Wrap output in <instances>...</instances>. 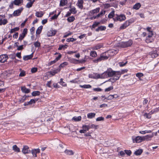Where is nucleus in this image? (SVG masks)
I'll return each mask as SVG.
<instances>
[{
    "label": "nucleus",
    "instance_id": "nucleus-1",
    "mask_svg": "<svg viewBox=\"0 0 159 159\" xmlns=\"http://www.w3.org/2000/svg\"><path fill=\"white\" fill-rule=\"evenodd\" d=\"M117 71L113 70L111 68H109L103 73L104 78L112 77L117 74Z\"/></svg>",
    "mask_w": 159,
    "mask_h": 159
},
{
    "label": "nucleus",
    "instance_id": "nucleus-2",
    "mask_svg": "<svg viewBox=\"0 0 159 159\" xmlns=\"http://www.w3.org/2000/svg\"><path fill=\"white\" fill-rule=\"evenodd\" d=\"M126 19L125 16L124 14H116L115 15V16L113 18V20L114 21H122L125 20Z\"/></svg>",
    "mask_w": 159,
    "mask_h": 159
},
{
    "label": "nucleus",
    "instance_id": "nucleus-3",
    "mask_svg": "<svg viewBox=\"0 0 159 159\" xmlns=\"http://www.w3.org/2000/svg\"><path fill=\"white\" fill-rule=\"evenodd\" d=\"M108 58V57L106 55V53H103L101 54L100 57L96 59L93 60V61L95 63H97L99 62H100L102 60L107 59Z\"/></svg>",
    "mask_w": 159,
    "mask_h": 159
},
{
    "label": "nucleus",
    "instance_id": "nucleus-4",
    "mask_svg": "<svg viewBox=\"0 0 159 159\" xmlns=\"http://www.w3.org/2000/svg\"><path fill=\"white\" fill-rule=\"evenodd\" d=\"M133 44L132 40H129L127 42H122L119 43V46L122 48H125L130 46Z\"/></svg>",
    "mask_w": 159,
    "mask_h": 159
},
{
    "label": "nucleus",
    "instance_id": "nucleus-5",
    "mask_svg": "<svg viewBox=\"0 0 159 159\" xmlns=\"http://www.w3.org/2000/svg\"><path fill=\"white\" fill-rule=\"evenodd\" d=\"M134 22V20L133 19L127 20L120 27V29L122 30L125 29Z\"/></svg>",
    "mask_w": 159,
    "mask_h": 159
},
{
    "label": "nucleus",
    "instance_id": "nucleus-6",
    "mask_svg": "<svg viewBox=\"0 0 159 159\" xmlns=\"http://www.w3.org/2000/svg\"><path fill=\"white\" fill-rule=\"evenodd\" d=\"M23 9V7H21L19 9L15 11L13 14V15L14 16H19Z\"/></svg>",
    "mask_w": 159,
    "mask_h": 159
},
{
    "label": "nucleus",
    "instance_id": "nucleus-7",
    "mask_svg": "<svg viewBox=\"0 0 159 159\" xmlns=\"http://www.w3.org/2000/svg\"><path fill=\"white\" fill-rule=\"evenodd\" d=\"M8 58V56L6 54H3L0 55V62L4 63L7 61Z\"/></svg>",
    "mask_w": 159,
    "mask_h": 159
},
{
    "label": "nucleus",
    "instance_id": "nucleus-8",
    "mask_svg": "<svg viewBox=\"0 0 159 159\" xmlns=\"http://www.w3.org/2000/svg\"><path fill=\"white\" fill-rule=\"evenodd\" d=\"M119 78V76L117 75L116 74V75L114 76L113 77L110 78L107 81L111 82L112 83H114L116 80H118Z\"/></svg>",
    "mask_w": 159,
    "mask_h": 159
},
{
    "label": "nucleus",
    "instance_id": "nucleus-9",
    "mask_svg": "<svg viewBox=\"0 0 159 159\" xmlns=\"http://www.w3.org/2000/svg\"><path fill=\"white\" fill-rule=\"evenodd\" d=\"M93 78L95 79H98L99 78L104 79L105 78L104 77L103 73L101 74H100L96 73H93Z\"/></svg>",
    "mask_w": 159,
    "mask_h": 159
},
{
    "label": "nucleus",
    "instance_id": "nucleus-10",
    "mask_svg": "<svg viewBox=\"0 0 159 159\" xmlns=\"http://www.w3.org/2000/svg\"><path fill=\"white\" fill-rule=\"evenodd\" d=\"M22 151L24 154H28L30 152L28 146L26 145L24 146Z\"/></svg>",
    "mask_w": 159,
    "mask_h": 159
},
{
    "label": "nucleus",
    "instance_id": "nucleus-11",
    "mask_svg": "<svg viewBox=\"0 0 159 159\" xmlns=\"http://www.w3.org/2000/svg\"><path fill=\"white\" fill-rule=\"evenodd\" d=\"M143 136L141 137L140 136H137L135 139H133V142L134 143L135 141L136 143H139L142 142V141H143Z\"/></svg>",
    "mask_w": 159,
    "mask_h": 159
},
{
    "label": "nucleus",
    "instance_id": "nucleus-12",
    "mask_svg": "<svg viewBox=\"0 0 159 159\" xmlns=\"http://www.w3.org/2000/svg\"><path fill=\"white\" fill-rule=\"evenodd\" d=\"M70 61L72 63L74 64H78L79 63H82L85 62V60H82L79 61V60H76L74 58H72L70 59Z\"/></svg>",
    "mask_w": 159,
    "mask_h": 159
},
{
    "label": "nucleus",
    "instance_id": "nucleus-13",
    "mask_svg": "<svg viewBox=\"0 0 159 159\" xmlns=\"http://www.w3.org/2000/svg\"><path fill=\"white\" fill-rule=\"evenodd\" d=\"M153 35V34H150L148 35L145 40V41L147 43H149L153 41V39L152 38Z\"/></svg>",
    "mask_w": 159,
    "mask_h": 159
},
{
    "label": "nucleus",
    "instance_id": "nucleus-14",
    "mask_svg": "<svg viewBox=\"0 0 159 159\" xmlns=\"http://www.w3.org/2000/svg\"><path fill=\"white\" fill-rule=\"evenodd\" d=\"M154 136V134L152 133L151 135H147L146 136H143V141L146 140L147 141H148L151 140V139Z\"/></svg>",
    "mask_w": 159,
    "mask_h": 159
},
{
    "label": "nucleus",
    "instance_id": "nucleus-15",
    "mask_svg": "<svg viewBox=\"0 0 159 159\" xmlns=\"http://www.w3.org/2000/svg\"><path fill=\"white\" fill-rule=\"evenodd\" d=\"M38 101V99H31L30 101L28 102H25L24 103V105L26 106L28 105H31L33 103H35Z\"/></svg>",
    "mask_w": 159,
    "mask_h": 159
},
{
    "label": "nucleus",
    "instance_id": "nucleus-16",
    "mask_svg": "<svg viewBox=\"0 0 159 159\" xmlns=\"http://www.w3.org/2000/svg\"><path fill=\"white\" fill-rule=\"evenodd\" d=\"M40 152V150L39 148L34 149L32 150L31 152L33 156L34 157H36L37 154L39 153Z\"/></svg>",
    "mask_w": 159,
    "mask_h": 159
},
{
    "label": "nucleus",
    "instance_id": "nucleus-17",
    "mask_svg": "<svg viewBox=\"0 0 159 159\" xmlns=\"http://www.w3.org/2000/svg\"><path fill=\"white\" fill-rule=\"evenodd\" d=\"M56 32V30L52 29L48 31L47 35L48 37L52 36L55 35Z\"/></svg>",
    "mask_w": 159,
    "mask_h": 159
},
{
    "label": "nucleus",
    "instance_id": "nucleus-18",
    "mask_svg": "<svg viewBox=\"0 0 159 159\" xmlns=\"http://www.w3.org/2000/svg\"><path fill=\"white\" fill-rule=\"evenodd\" d=\"M100 8L99 7L96 8L89 11V14L91 16L93 15L94 14L100 11Z\"/></svg>",
    "mask_w": 159,
    "mask_h": 159
},
{
    "label": "nucleus",
    "instance_id": "nucleus-19",
    "mask_svg": "<svg viewBox=\"0 0 159 159\" xmlns=\"http://www.w3.org/2000/svg\"><path fill=\"white\" fill-rule=\"evenodd\" d=\"M13 2L15 5L19 6L23 3V0H14Z\"/></svg>",
    "mask_w": 159,
    "mask_h": 159
},
{
    "label": "nucleus",
    "instance_id": "nucleus-20",
    "mask_svg": "<svg viewBox=\"0 0 159 159\" xmlns=\"http://www.w3.org/2000/svg\"><path fill=\"white\" fill-rule=\"evenodd\" d=\"M128 70L127 69L122 70L121 71H117V75L119 76L120 78V75L122 74H123L125 73H127Z\"/></svg>",
    "mask_w": 159,
    "mask_h": 159
},
{
    "label": "nucleus",
    "instance_id": "nucleus-21",
    "mask_svg": "<svg viewBox=\"0 0 159 159\" xmlns=\"http://www.w3.org/2000/svg\"><path fill=\"white\" fill-rule=\"evenodd\" d=\"M33 53L28 55L25 56L23 57V59L24 60H27L32 59L33 57Z\"/></svg>",
    "mask_w": 159,
    "mask_h": 159
},
{
    "label": "nucleus",
    "instance_id": "nucleus-22",
    "mask_svg": "<svg viewBox=\"0 0 159 159\" xmlns=\"http://www.w3.org/2000/svg\"><path fill=\"white\" fill-rule=\"evenodd\" d=\"M83 0H78L77 2V6L80 8L82 9L83 8Z\"/></svg>",
    "mask_w": 159,
    "mask_h": 159
},
{
    "label": "nucleus",
    "instance_id": "nucleus-23",
    "mask_svg": "<svg viewBox=\"0 0 159 159\" xmlns=\"http://www.w3.org/2000/svg\"><path fill=\"white\" fill-rule=\"evenodd\" d=\"M21 90L22 91L26 93H28L30 92V89L26 88L24 86L21 88Z\"/></svg>",
    "mask_w": 159,
    "mask_h": 159
},
{
    "label": "nucleus",
    "instance_id": "nucleus-24",
    "mask_svg": "<svg viewBox=\"0 0 159 159\" xmlns=\"http://www.w3.org/2000/svg\"><path fill=\"white\" fill-rule=\"evenodd\" d=\"M60 69H57L56 70H53L52 71H51L48 72L50 73V74L52 75H54L58 73L60 71Z\"/></svg>",
    "mask_w": 159,
    "mask_h": 159
},
{
    "label": "nucleus",
    "instance_id": "nucleus-25",
    "mask_svg": "<svg viewBox=\"0 0 159 159\" xmlns=\"http://www.w3.org/2000/svg\"><path fill=\"white\" fill-rule=\"evenodd\" d=\"M12 149L15 152H20V148L16 145H14L12 146Z\"/></svg>",
    "mask_w": 159,
    "mask_h": 159
},
{
    "label": "nucleus",
    "instance_id": "nucleus-26",
    "mask_svg": "<svg viewBox=\"0 0 159 159\" xmlns=\"http://www.w3.org/2000/svg\"><path fill=\"white\" fill-rule=\"evenodd\" d=\"M106 29V27L104 26H101L96 29V31L98 32L99 31L105 30Z\"/></svg>",
    "mask_w": 159,
    "mask_h": 159
},
{
    "label": "nucleus",
    "instance_id": "nucleus-27",
    "mask_svg": "<svg viewBox=\"0 0 159 159\" xmlns=\"http://www.w3.org/2000/svg\"><path fill=\"white\" fill-rule=\"evenodd\" d=\"M115 16V11L112 10L110 13L108 15V18L110 19L113 18Z\"/></svg>",
    "mask_w": 159,
    "mask_h": 159
},
{
    "label": "nucleus",
    "instance_id": "nucleus-28",
    "mask_svg": "<svg viewBox=\"0 0 159 159\" xmlns=\"http://www.w3.org/2000/svg\"><path fill=\"white\" fill-rule=\"evenodd\" d=\"M150 55L152 58H154L157 57L158 56V54L156 51H153L151 52Z\"/></svg>",
    "mask_w": 159,
    "mask_h": 159
},
{
    "label": "nucleus",
    "instance_id": "nucleus-29",
    "mask_svg": "<svg viewBox=\"0 0 159 159\" xmlns=\"http://www.w3.org/2000/svg\"><path fill=\"white\" fill-rule=\"evenodd\" d=\"M143 152L142 149H138L136 150L134 152V154L136 156L140 155Z\"/></svg>",
    "mask_w": 159,
    "mask_h": 159
},
{
    "label": "nucleus",
    "instance_id": "nucleus-30",
    "mask_svg": "<svg viewBox=\"0 0 159 159\" xmlns=\"http://www.w3.org/2000/svg\"><path fill=\"white\" fill-rule=\"evenodd\" d=\"M67 0H61L60 5L61 6H64L67 3Z\"/></svg>",
    "mask_w": 159,
    "mask_h": 159
},
{
    "label": "nucleus",
    "instance_id": "nucleus-31",
    "mask_svg": "<svg viewBox=\"0 0 159 159\" xmlns=\"http://www.w3.org/2000/svg\"><path fill=\"white\" fill-rule=\"evenodd\" d=\"M43 15V13L42 11H36L35 13V16L38 17H41Z\"/></svg>",
    "mask_w": 159,
    "mask_h": 159
},
{
    "label": "nucleus",
    "instance_id": "nucleus-32",
    "mask_svg": "<svg viewBox=\"0 0 159 159\" xmlns=\"http://www.w3.org/2000/svg\"><path fill=\"white\" fill-rule=\"evenodd\" d=\"M96 114L94 113H90L88 114L87 117L88 118L91 119L95 117Z\"/></svg>",
    "mask_w": 159,
    "mask_h": 159
},
{
    "label": "nucleus",
    "instance_id": "nucleus-33",
    "mask_svg": "<svg viewBox=\"0 0 159 159\" xmlns=\"http://www.w3.org/2000/svg\"><path fill=\"white\" fill-rule=\"evenodd\" d=\"M141 6L140 3H137L135 4L133 6V8L136 10L139 9Z\"/></svg>",
    "mask_w": 159,
    "mask_h": 159
},
{
    "label": "nucleus",
    "instance_id": "nucleus-34",
    "mask_svg": "<svg viewBox=\"0 0 159 159\" xmlns=\"http://www.w3.org/2000/svg\"><path fill=\"white\" fill-rule=\"evenodd\" d=\"M43 27L42 26H40L38 28L36 31V34H39L41 33L43 29Z\"/></svg>",
    "mask_w": 159,
    "mask_h": 159
},
{
    "label": "nucleus",
    "instance_id": "nucleus-35",
    "mask_svg": "<svg viewBox=\"0 0 159 159\" xmlns=\"http://www.w3.org/2000/svg\"><path fill=\"white\" fill-rule=\"evenodd\" d=\"M81 117L80 116H78V117L74 116V117H73L72 118V120H73L75 121H79L81 120Z\"/></svg>",
    "mask_w": 159,
    "mask_h": 159
},
{
    "label": "nucleus",
    "instance_id": "nucleus-36",
    "mask_svg": "<svg viewBox=\"0 0 159 159\" xmlns=\"http://www.w3.org/2000/svg\"><path fill=\"white\" fill-rule=\"evenodd\" d=\"M40 93L39 91H34L32 93V95L33 96H36L39 95L40 94Z\"/></svg>",
    "mask_w": 159,
    "mask_h": 159
},
{
    "label": "nucleus",
    "instance_id": "nucleus-37",
    "mask_svg": "<svg viewBox=\"0 0 159 159\" xmlns=\"http://www.w3.org/2000/svg\"><path fill=\"white\" fill-rule=\"evenodd\" d=\"M68 45H60L59 46V47L58 48L59 50H61L62 49H65L66 48L68 47Z\"/></svg>",
    "mask_w": 159,
    "mask_h": 159
},
{
    "label": "nucleus",
    "instance_id": "nucleus-38",
    "mask_svg": "<svg viewBox=\"0 0 159 159\" xmlns=\"http://www.w3.org/2000/svg\"><path fill=\"white\" fill-rule=\"evenodd\" d=\"M90 56L93 57H96L97 55L96 52L95 51H92L90 53Z\"/></svg>",
    "mask_w": 159,
    "mask_h": 159
},
{
    "label": "nucleus",
    "instance_id": "nucleus-39",
    "mask_svg": "<svg viewBox=\"0 0 159 159\" xmlns=\"http://www.w3.org/2000/svg\"><path fill=\"white\" fill-rule=\"evenodd\" d=\"M7 23V21L6 19H4L3 20L2 19H0V25H5Z\"/></svg>",
    "mask_w": 159,
    "mask_h": 159
},
{
    "label": "nucleus",
    "instance_id": "nucleus-40",
    "mask_svg": "<svg viewBox=\"0 0 159 159\" xmlns=\"http://www.w3.org/2000/svg\"><path fill=\"white\" fill-rule=\"evenodd\" d=\"M75 18L74 16H70L67 19V20L69 22H73L75 20Z\"/></svg>",
    "mask_w": 159,
    "mask_h": 159
},
{
    "label": "nucleus",
    "instance_id": "nucleus-41",
    "mask_svg": "<svg viewBox=\"0 0 159 159\" xmlns=\"http://www.w3.org/2000/svg\"><path fill=\"white\" fill-rule=\"evenodd\" d=\"M19 30V28L18 27H16L12 29L10 31V33H12L15 32L16 31H17Z\"/></svg>",
    "mask_w": 159,
    "mask_h": 159
},
{
    "label": "nucleus",
    "instance_id": "nucleus-42",
    "mask_svg": "<svg viewBox=\"0 0 159 159\" xmlns=\"http://www.w3.org/2000/svg\"><path fill=\"white\" fill-rule=\"evenodd\" d=\"M82 128L85 130L86 132L87 131L89 130L90 129V126L86 125H83L82 126Z\"/></svg>",
    "mask_w": 159,
    "mask_h": 159
},
{
    "label": "nucleus",
    "instance_id": "nucleus-43",
    "mask_svg": "<svg viewBox=\"0 0 159 159\" xmlns=\"http://www.w3.org/2000/svg\"><path fill=\"white\" fill-rule=\"evenodd\" d=\"M136 76L139 78L140 80H141L140 78L143 76V74L142 73H138L136 74Z\"/></svg>",
    "mask_w": 159,
    "mask_h": 159
},
{
    "label": "nucleus",
    "instance_id": "nucleus-44",
    "mask_svg": "<svg viewBox=\"0 0 159 159\" xmlns=\"http://www.w3.org/2000/svg\"><path fill=\"white\" fill-rule=\"evenodd\" d=\"M34 45L35 48L39 47L41 46V44L38 41L35 42L34 43Z\"/></svg>",
    "mask_w": 159,
    "mask_h": 159
},
{
    "label": "nucleus",
    "instance_id": "nucleus-45",
    "mask_svg": "<svg viewBox=\"0 0 159 159\" xmlns=\"http://www.w3.org/2000/svg\"><path fill=\"white\" fill-rule=\"evenodd\" d=\"M82 88L85 89L90 88H91V86L89 84H84L83 85H80Z\"/></svg>",
    "mask_w": 159,
    "mask_h": 159
},
{
    "label": "nucleus",
    "instance_id": "nucleus-46",
    "mask_svg": "<svg viewBox=\"0 0 159 159\" xmlns=\"http://www.w3.org/2000/svg\"><path fill=\"white\" fill-rule=\"evenodd\" d=\"M65 152L67 154L69 155H71L73 154V152L71 150H66L65 151Z\"/></svg>",
    "mask_w": 159,
    "mask_h": 159
},
{
    "label": "nucleus",
    "instance_id": "nucleus-47",
    "mask_svg": "<svg viewBox=\"0 0 159 159\" xmlns=\"http://www.w3.org/2000/svg\"><path fill=\"white\" fill-rule=\"evenodd\" d=\"M68 63L67 62H64L62 63L59 66V69H61V67H63L65 65H67Z\"/></svg>",
    "mask_w": 159,
    "mask_h": 159
},
{
    "label": "nucleus",
    "instance_id": "nucleus-48",
    "mask_svg": "<svg viewBox=\"0 0 159 159\" xmlns=\"http://www.w3.org/2000/svg\"><path fill=\"white\" fill-rule=\"evenodd\" d=\"M100 24V22H95L92 25V27L93 28H95Z\"/></svg>",
    "mask_w": 159,
    "mask_h": 159
},
{
    "label": "nucleus",
    "instance_id": "nucleus-49",
    "mask_svg": "<svg viewBox=\"0 0 159 159\" xmlns=\"http://www.w3.org/2000/svg\"><path fill=\"white\" fill-rule=\"evenodd\" d=\"M25 36V35L22 34H20L19 35V37L18 39V40L21 41Z\"/></svg>",
    "mask_w": 159,
    "mask_h": 159
},
{
    "label": "nucleus",
    "instance_id": "nucleus-50",
    "mask_svg": "<svg viewBox=\"0 0 159 159\" xmlns=\"http://www.w3.org/2000/svg\"><path fill=\"white\" fill-rule=\"evenodd\" d=\"M76 40V39H75L74 38H68L66 39V41L69 42H73Z\"/></svg>",
    "mask_w": 159,
    "mask_h": 159
},
{
    "label": "nucleus",
    "instance_id": "nucleus-51",
    "mask_svg": "<svg viewBox=\"0 0 159 159\" xmlns=\"http://www.w3.org/2000/svg\"><path fill=\"white\" fill-rule=\"evenodd\" d=\"M32 5L33 4L32 3L30 2L27 4L26 5V7L27 8H29L31 7Z\"/></svg>",
    "mask_w": 159,
    "mask_h": 159
},
{
    "label": "nucleus",
    "instance_id": "nucleus-52",
    "mask_svg": "<svg viewBox=\"0 0 159 159\" xmlns=\"http://www.w3.org/2000/svg\"><path fill=\"white\" fill-rule=\"evenodd\" d=\"M59 83L60 84L62 85L63 86H65L66 85V84L63 81V79L62 78H61L60 79V81Z\"/></svg>",
    "mask_w": 159,
    "mask_h": 159
},
{
    "label": "nucleus",
    "instance_id": "nucleus-53",
    "mask_svg": "<svg viewBox=\"0 0 159 159\" xmlns=\"http://www.w3.org/2000/svg\"><path fill=\"white\" fill-rule=\"evenodd\" d=\"M25 71L23 70L20 73L19 76L20 77H23L25 75Z\"/></svg>",
    "mask_w": 159,
    "mask_h": 159
},
{
    "label": "nucleus",
    "instance_id": "nucleus-54",
    "mask_svg": "<svg viewBox=\"0 0 159 159\" xmlns=\"http://www.w3.org/2000/svg\"><path fill=\"white\" fill-rule=\"evenodd\" d=\"M125 153L128 156H130L131 154V152L130 150H125Z\"/></svg>",
    "mask_w": 159,
    "mask_h": 159
},
{
    "label": "nucleus",
    "instance_id": "nucleus-55",
    "mask_svg": "<svg viewBox=\"0 0 159 159\" xmlns=\"http://www.w3.org/2000/svg\"><path fill=\"white\" fill-rule=\"evenodd\" d=\"M104 120V118L102 117H99L96 119V121H103Z\"/></svg>",
    "mask_w": 159,
    "mask_h": 159
},
{
    "label": "nucleus",
    "instance_id": "nucleus-56",
    "mask_svg": "<svg viewBox=\"0 0 159 159\" xmlns=\"http://www.w3.org/2000/svg\"><path fill=\"white\" fill-rule=\"evenodd\" d=\"M113 87L112 86H110L108 88H107L105 89V92H108L111 91L113 89Z\"/></svg>",
    "mask_w": 159,
    "mask_h": 159
},
{
    "label": "nucleus",
    "instance_id": "nucleus-57",
    "mask_svg": "<svg viewBox=\"0 0 159 159\" xmlns=\"http://www.w3.org/2000/svg\"><path fill=\"white\" fill-rule=\"evenodd\" d=\"M93 90L95 92H100L102 91V89L100 88H95L93 89Z\"/></svg>",
    "mask_w": 159,
    "mask_h": 159
},
{
    "label": "nucleus",
    "instance_id": "nucleus-58",
    "mask_svg": "<svg viewBox=\"0 0 159 159\" xmlns=\"http://www.w3.org/2000/svg\"><path fill=\"white\" fill-rule=\"evenodd\" d=\"M27 29L26 28H25L22 32L21 34H23V35H25V36H26V35L27 34Z\"/></svg>",
    "mask_w": 159,
    "mask_h": 159
},
{
    "label": "nucleus",
    "instance_id": "nucleus-59",
    "mask_svg": "<svg viewBox=\"0 0 159 159\" xmlns=\"http://www.w3.org/2000/svg\"><path fill=\"white\" fill-rule=\"evenodd\" d=\"M37 68L36 67H33L31 69V72L32 73H34L37 71Z\"/></svg>",
    "mask_w": 159,
    "mask_h": 159
},
{
    "label": "nucleus",
    "instance_id": "nucleus-60",
    "mask_svg": "<svg viewBox=\"0 0 159 159\" xmlns=\"http://www.w3.org/2000/svg\"><path fill=\"white\" fill-rule=\"evenodd\" d=\"M35 28L34 27H32L30 30V34L33 35L34 33Z\"/></svg>",
    "mask_w": 159,
    "mask_h": 159
},
{
    "label": "nucleus",
    "instance_id": "nucleus-61",
    "mask_svg": "<svg viewBox=\"0 0 159 159\" xmlns=\"http://www.w3.org/2000/svg\"><path fill=\"white\" fill-rule=\"evenodd\" d=\"M127 62V61H126L125 63H124L123 62H120L119 63V64L120 66L122 67L125 65Z\"/></svg>",
    "mask_w": 159,
    "mask_h": 159
},
{
    "label": "nucleus",
    "instance_id": "nucleus-62",
    "mask_svg": "<svg viewBox=\"0 0 159 159\" xmlns=\"http://www.w3.org/2000/svg\"><path fill=\"white\" fill-rule=\"evenodd\" d=\"M118 50H117V49L113 50L112 51H111L110 52V53H114V54H113L112 55H114V54H116L118 52Z\"/></svg>",
    "mask_w": 159,
    "mask_h": 159
},
{
    "label": "nucleus",
    "instance_id": "nucleus-63",
    "mask_svg": "<svg viewBox=\"0 0 159 159\" xmlns=\"http://www.w3.org/2000/svg\"><path fill=\"white\" fill-rule=\"evenodd\" d=\"M144 116L148 119H149L151 117L150 115H149V114L147 113H146L144 114Z\"/></svg>",
    "mask_w": 159,
    "mask_h": 159
},
{
    "label": "nucleus",
    "instance_id": "nucleus-64",
    "mask_svg": "<svg viewBox=\"0 0 159 159\" xmlns=\"http://www.w3.org/2000/svg\"><path fill=\"white\" fill-rule=\"evenodd\" d=\"M58 54V56L55 59L57 61L58 60H59L61 57V55L60 53H59Z\"/></svg>",
    "mask_w": 159,
    "mask_h": 159
}]
</instances>
